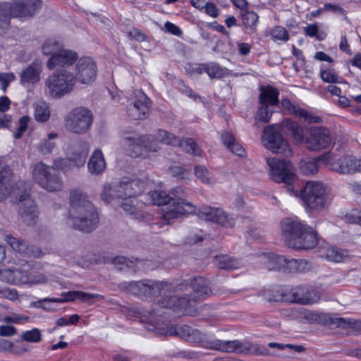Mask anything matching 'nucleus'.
Listing matches in <instances>:
<instances>
[{
	"mask_svg": "<svg viewBox=\"0 0 361 361\" xmlns=\"http://www.w3.org/2000/svg\"><path fill=\"white\" fill-rule=\"evenodd\" d=\"M12 172L9 166L0 160V201L4 200L12 193L18 200L19 214L24 223L33 225L37 218L36 204L30 198L31 184L25 180H19L11 187Z\"/></svg>",
	"mask_w": 361,
	"mask_h": 361,
	"instance_id": "nucleus-1",
	"label": "nucleus"
},
{
	"mask_svg": "<svg viewBox=\"0 0 361 361\" xmlns=\"http://www.w3.org/2000/svg\"><path fill=\"white\" fill-rule=\"evenodd\" d=\"M70 224L85 233L94 230L99 223V215L96 208L88 200L87 194L80 190H73L70 193Z\"/></svg>",
	"mask_w": 361,
	"mask_h": 361,
	"instance_id": "nucleus-2",
	"label": "nucleus"
},
{
	"mask_svg": "<svg viewBox=\"0 0 361 361\" xmlns=\"http://www.w3.org/2000/svg\"><path fill=\"white\" fill-rule=\"evenodd\" d=\"M295 196L300 197L310 210L317 212L327 208L333 197L330 190L322 183L312 180L307 181Z\"/></svg>",
	"mask_w": 361,
	"mask_h": 361,
	"instance_id": "nucleus-3",
	"label": "nucleus"
},
{
	"mask_svg": "<svg viewBox=\"0 0 361 361\" xmlns=\"http://www.w3.org/2000/svg\"><path fill=\"white\" fill-rule=\"evenodd\" d=\"M171 193L173 195L172 204L163 210L161 219L164 224H170L175 219L196 213V207L185 198L187 192L182 188H174Z\"/></svg>",
	"mask_w": 361,
	"mask_h": 361,
	"instance_id": "nucleus-4",
	"label": "nucleus"
},
{
	"mask_svg": "<svg viewBox=\"0 0 361 361\" xmlns=\"http://www.w3.org/2000/svg\"><path fill=\"white\" fill-rule=\"evenodd\" d=\"M329 170L342 175H352L361 172V159L353 156L343 155L339 157L336 151L327 152L317 158Z\"/></svg>",
	"mask_w": 361,
	"mask_h": 361,
	"instance_id": "nucleus-5",
	"label": "nucleus"
},
{
	"mask_svg": "<svg viewBox=\"0 0 361 361\" xmlns=\"http://www.w3.org/2000/svg\"><path fill=\"white\" fill-rule=\"evenodd\" d=\"M75 85L74 74L66 69L52 73L44 80L45 93L53 98L71 93Z\"/></svg>",
	"mask_w": 361,
	"mask_h": 361,
	"instance_id": "nucleus-6",
	"label": "nucleus"
},
{
	"mask_svg": "<svg viewBox=\"0 0 361 361\" xmlns=\"http://www.w3.org/2000/svg\"><path fill=\"white\" fill-rule=\"evenodd\" d=\"M122 144L128 154L134 158L145 157L148 152H155L159 149L152 135L124 133Z\"/></svg>",
	"mask_w": 361,
	"mask_h": 361,
	"instance_id": "nucleus-7",
	"label": "nucleus"
},
{
	"mask_svg": "<svg viewBox=\"0 0 361 361\" xmlns=\"http://www.w3.org/2000/svg\"><path fill=\"white\" fill-rule=\"evenodd\" d=\"M269 167L271 179L276 183H284L287 190L293 195H298V190H295L293 183L295 180V170L290 161L278 158H266Z\"/></svg>",
	"mask_w": 361,
	"mask_h": 361,
	"instance_id": "nucleus-8",
	"label": "nucleus"
},
{
	"mask_svg": "<svg viewBox=\"0 0 361 361\" xmlns=\"http://www.w3.org/2000/svg\"><path fill=\"white\" fill-rule=\"evenodd\" d=\"M262 141L264 147L274 153L281 154L286 157L292 154L288 143L283 139L277 125H270L264 129Z\"/></svg>",
	"mask_w": 361,
	"mask_h": 361,
	"instance_id": "nucleus-9",
	"label": "nucleus"
},
{
	"mask_svg": "<svg viewBox=\"0 0 361 361\" xmlns=\"http://www.w3.org/2000/svg\"><path fill=\"white\" fill-rule=\"evenodd\" d=\"M92 112L83 107L71 110L65 118L66 129L75 134H82L90 127L92 122Z\"/></svg>",
	"mask_w": 361,
	"mask_h": 361,
	"instance_id": "nucleus-10",
	"label": "nucleus"
},
{
	"mask_svg": "<svg viewBox=\"0 0 361 361\" xmlns=\"http://www.w3.org/2000/svg\"><path fill=\"white\" fill-rule=\"evenodd\" d=\"M335 142V134L329 129L323 127L312 128L305 140L307 147L312 151L330 147L334 145Z\"/></svg>",
	"mask_w": 361,
	"mask_h": 361,
	"instance_id": "nucleus-11",
	"label": "nucleus"
},
{
	"mask_svg": "<svg viewBox=\"0 0 361 361\" xmlns=\"http://www.w3.org/2000/svg\"><path fill=\"white\" fill-rule=\"evenodd\" d=\"M197 214L200 219L216 223L225 228H232L235 224V219L220 208L203 206L199 209Z\"/></svg>",
	"mask_w": 361,
	"mask_h": 361,
	"instance_id": "nucleus-12",
	"label": "nucleus"
},
{
	"mask_svg": "<svg viewBox=\"0 0 361 361\" xmlns=\"http://www.w3.org/2000/svg\"><path fill=\"white\" fill-rule=\"evenodd\" d=\"M90 147L86 141L79 140L71 147L69 159H59L54 161V165L57 168H63L68 161H72L76 166H83L86 161Z\"/></svg>",
	"mask_w": 361,
	"mask_h": 361,
	"instance_id": "nucleus-13",
	"label": "nucleus"
},
{
	"mask_svg": "<svg viewBox=\"0 0 361 361\" xmlns=\"http://www.w3.org/2000/svg\"><path fill=\"white\" fill-rule=\"evenodd\" d=\"M211 348L226 353L242 354H254L257 348L249 342H242L238 340L221 341L214 340L210 343Z\"/></svg>",
	"mask_w": 361,
	"mask_h": 361,
	"instance_id": "nucleus-14",
	"label": "nucleus"
},
{
	"mask_svg": "<svg viewBox=\"0 0 361 361\" xmlns=\"http://www.w3.org/2000/svg\"><path fill=\"white\" fill-rule=\"evenodd\" d=\"M75 82L79 81L83 84L92 82L97 75V67L94 62L89 57L80 59L75 66Z\"/></svg>",
	"mask_w": 361,
	"mask_h": 361,
	"instance_id": "nucleus-15",
	"label": "nucleus"
},
{
	"mask_svg": "<svg viewBox=\"0 0 361 361\" xmlns=\"http://www.w3.org/2000/svg\"><path fill=\"white\" fill-rule=\"evenodd\" d=\"M149 288L148 296H161L168 298L170 294L186 290L188 288V283L185 282H181L180 283H167L149 280Z\"/></svg>",
	"mask_w": 361,
	"mask_h": 361,
	"instance_id": "nucleus-16",
	"label": "nucleus"
},
{
	"mask_svg": "<svg viewBox=\"0 0 361 361\" xmlns=\"http://www.w3.org/2000/svg\"><path fill=\"white\" fill-rule=\"evenodd\" d=\"M281 231L287 245L290 240L300 237L313 229L302 222L290 218L285 219L281 224Z\"/></svg>",
	"mask_w": 361,
	"mask_h": 361,
	"instance_id": "nucleus-17",
	"label": "nucleus"
},
{
	"mask_svg": "<svg viewBox=\"0 0 361 361\" xmlns=\"http://www.w3.org/2000/svg\"><path fill=\"white\" fill-rule=\"evenodd\" d=\"M308 286H298L292 288L288 292L281 295L280 300L290 302L297 303L300 305H309L315 302V300L312 297V292Z\"/></svg>",
	"mask_w": 361,
	"mask_h": 361,
	"instance_id": "nucleus-18",
	"label": "nucleus"
},
{
	"mask_svg": "<svg viewBox=\"0 0 361 361\" xmlns=\"http://www.w3.org/2000/svg\"><path fill=\"white\" fill-rule=\"evenodd\" d=\"M12 17H31L41 7L40 0H14L10 2Z\"/></svg>",
	"mask_w": 361,
	"mask_h": 361,
	"instance_id": "nucleus-19",
	"label": "nucleus"
},
{
	"mask_svg": "<svg viewBox=\"0 0 361 361\" xmlns=\"http://www.w3.org/2000/svg\"><path fill=\"white\" fill-rule=\"evenodd\" d=\"M4 240L14 251L23 256L37 258L43 255L39 247L30 246L24 240L16 238L11 235H5Z\"/></svg>",
	"mask_w": 361,
	"mask_h": 361,
	"instance_id": "nucleus-20",
	"label": "nucleus"
},
{
	"mask_svg": "<svg viewBox=\"0 0 361 361\" xmlns=\"http://www.w3.org/2000/svg\"><path fill=\"white\" fill-rule=\"evenodd\" d=\"M42 69V63L37 61L23 68L19 74L20 85L27 87L38 83L41 80Z\"/></svg>",
	"mask_w": 361,
	"mask_h": 361,
	"instance_id": "nucleus-21",
	"label": "nucleus"
},
{
	"mask_svg": "<svg viewBox=\"0 0 361 361\" xmlns=\"http://www.w3.org/2000/svg\"><path fill=\"white\" fill-rule=\"evenodd\" d=\"M77 59L78 54L75 51L61 48L56 55L48 59L47 66L49 70L66 68L73 65Z\"/></svg>",
	"mask_w": 361,
	"mask_h": 361,
	"instance_id": "nucleus-22",
	"label": "nucleus"
},
{
	"mask_svg": "<svg viewBox=\"0 0 361 361\" xmlns=\"http://www.w3.org/2000/svg\"><path fill=\"white\" fill-rule=\"evenodd\" d=\"M166 334L169 336H179L189 342H202L205 339L204 334L188 325L170 326Z\"/></svg>",
	"mask_w": 361,
	"mask_h": 361,
	"instance_id": "nucleus-23",
	"label": "nucleus"
},
{
	"mask_svg": "<svg viewBox=\"0 0 361 361\" xmlns=\"http://www.w3.org/2000/svg\"><path fill=\"white\" fill-rule=\"evenodd\" d=\"M137 99L128 106V114L134 120L144 119L149 113V100L144 92L140 91Z\"/></svg>",
	"mask_w": 361,
	"mask_h": 361,
	"instance_id": "nucleus-24",
	"label": "nucleus"
},
{
	"mask_svg": "<svg viewBox=\"0 0 361 361\" xmlns=\"http://www.w3.org/2000/svg\"><path fill=\"white\" fill-rule=\"evenodd\" d=\"M0 279L6 283L25 284L32 281L30 272L27 269H6L0 271Z\"/></svg>",
	"mask_w": 361,
	"mask_h": 361,
	"instance_id": "nucleus-25",
	"label": "nucleus"
},
{
	"mask_svg": "<svg viewBox=\"0 0 361 361\" xmlns=\"http://www.w3.org/2000/svg\"><path fill=\"white\" fill-rule=\"evenodd\" d=\"M184 282L185 283V281ZM190 286L193 290V293H192V295L197 298V301L212 295V291L210 286V281L204 277H194L191 280ZM188 286L189 283H188L187 288H188ZM187 290L188 289L185 290Z\"/></svg>",
	"mask_w": 361,
	"mask_h": 361,
	"instance_id": "nucleus-26",
	"label": "nucleus"
},
{
	"mask_svg": "<svg viewBox=\"0 0 361 361\" xmlns=\"http://www.w3.org/2000/svg\"><path fill=\"white\" fill-rule=\"evenodd\" d=\"M197 302V298L192 294L183 297L170 294L166 303L163 305V307L182 310L195 305Z\"/></svg>",
	"mask_w": 361,
	"mask_h": 361,
	"instance_id": "nucleus-27",
	"label": "nucleus"
},
{
	"mask_svg": "<svg viewBox=\"0 0 361 361\" xmlns=\"http://www.w3.org/2000/svg\"><path fill=\"white\" fill-rule=\"evenodd\" d=\"M317 243V233L314 229H312L302 236L290 240L288 246L296 250H307L314 247Z\"/></svg>",
	"mask_w": 361,
	"mask_h": 361,
	"instance_id": "nucleus-28",
	"label": "nucleus"
},
{
	"mask_svg": "<svg viewBox=\"0 0 361 361\" xmlns=\"http://www.w3.org/2000/svg\"><path fill=\"white\" fill-rule=\"evenodd\" d=\"M259 262L269 271H281L284 272L286 257L272 253L263 254L259 256Z\"/></svg>",
	"mask_w": 361,
	"mask_h": 361,
	"instance_id": "nucleus-29",
	"label": "nucleus"
},
{
	"mask_svg": "<svg viewBox=\"0 0 361 361\" xmlns=\"http://www.w3.org/2000/svg\"><path fill=\"white\" fill-rule=\"evenodd\" d=\"M118 185L120 188L118 191H121L122 197L135 198L144 191L145 183L139 179H135L122 182Z\"/></svg>",
	"mask_w": 361,
	"mask_h": 361,
	"instance_id": "nucleus-30",
	"label": "nucleus"
},
{
	"mask_svg": "<svg viewBox=\"0 0 361 361\" xmlns=\"http://www.w3.org/2000/svg\"><path fill=\"white\" fill-rule=\"evenodd\" d=\"M106 166V161L102 151L100 149L94 150L88 161L89 172L93 175H99L104 171Z\"/></svg>",
	"mask_w": 361,
	"mask_h": 361,
	"instance_id": "nucleus-31",
	"label": "nucleus"
},
{
	"mask_svg": "<svg viewBox=\"0 0 361 361\" xmlns=\"http://www.w3.org/2000/svg\"><path fill=\"white\" fill-rule=\"evenodd\" d=\"M55 169L43 162H38L32 169V178L36 183L42 188L47 179Z\"/></svg>",
	"mask_w": 361,
	"mask_h": 361,
	"instance_id": "nucleus-32",
	"label": "nucleus"
},
{
	"mask_svg": "<svg viewBox=\"0 0 361 361\" xmlns=\"http://www.w3.org/2000/svg\"><path fill=\"white\" fill-rule=\"evenodd\" d=\"M281 106L287 110L289 114H293L297 117L303 118L305 121L309 122L318 123L320 118L318 117L312 116L307 111L303 109L293 105L288 99H283L281 101Z\"/></svg>",
	"mask_w": 361,
	"mask_h": 361,
	"instance_id": "nucleus-33",
	"label": "nucleus"
},
{
	"mask_svg": "<svg viewBox=\"0 0 361 361\" xmlns=\"http://www.w3.org/2000/svg\"><path fill=\"white\" fill-rule=\"evenodd\" d=\"M261 92L259 96L261 104L274 106L279 103V92L276 88L270 85L260 87Z\"/></svg>",
	"mask_w": 361,
	"mask_h": 361,
	"instance_id": "nucleus-34",
	"label": "nucleus"
},
{
	"mask_svg": "<svg viewBox=\"0 0 361 361\" xmlns=\"http://www.w3.org/2000/svg\"><path fill=\"white\" fill-rule=\"evenodd\" d=\"M281 128L284 133L292 135L296 142H302L304 140V131L295 122L286 119L282 123Z\"/></svg>",
	"mask_w": 361,
	"mask_h": 361,
	"instance_id": "nucleus-35",
	"label": "nucleus"
},
{
	"mask_svg": "<svg viewBox=\"0 0 361 361\" xmlns=\"http://www.w3.org/2000/svg\"><path fill=\"white\" fill-rule=\"evenodd\" d=\"M312 264L306 259H288L286 257L285 273H303L310 271Z\"/></svg>",
	"mask_w": 361,
	"mask_h": 361,
	"instance_id": "nucleus-36",
	"label": "nucleus"
},
{
	"mask_svg": "<svg viewBox=\"0 0 361 361\" xmlns=\"http://www.w3.org/2000/svg\"><path fill=\"white\" fill-rule=\"evenodd\" d=\"M213 262L219 269L228 271L236 269L242 265L238 259L226 255L216 256Z\"/></svg>",
	"mask_w": 361,
	"mask_h": 361,
	"instance_id": "nucleus-37",
	"label": "nucleus"
},
{
	"mask_svg": "<svg viewBox=\"0 0 361 361\" xmlns=\"http://www.w3.org/2000/svg\"><path fill=\"white\" fill-rule=\"evenodd\" d=\"M300 312L303 317L310 323L317 322L334 325V323L331 322V320H334L335 318L331 317L329 314L307 310H302Z\"/></svg>",
	"mask_w": 361,
	"mask_h": 361,
	"instance_id": "nucleus-38",
	"label": "nucleus"
},
{
	"mask_svg": "<svg viewBox=\"0 0 361 361\" xmlns=\"http://www.w3.org/2000/svg\"><path fill=\"white\" fill-rule=\"evenodd\" d=\"M240 16L244 28L251 32H255L259 20L258 15L252 11L244 10L241 11Z\"/></svg>",
	"mask_w": 361,
	"mask_h": 361,
	"instance_id": "nucleus-39",
	"label": "nucleus"
},
{
	"mask_svg": "<svg viewBox=\"0 0 361 361\" xmlns=\"http://www.w3.org/2000/svg\"><path fill=\"white\" fill-rule=\"evenodd\" d=\"M63 187V183L58 171L54 169L51 176L47 179L42 188L49 192L60 191Z\"/></svg>",
	"mask_w": 361,
	"mask_h": 361,
	"instance_id": "nucleus-40",
	"label": "nucleus"
},
{
	"mask_svg": "<svg viewBox=\"0 0 361 361\" xmlns=\"http://www.w3.org/2000/svg\"><path fill=\"white\" fill-rule=\"evenodd\" d=\"M118 190H120L118 185L113 186L109 183L104 184L101 192L102 200L109 203L115 199H120L122 197V194Z\"/></svg>",
	"mask_w": 361,
	"mask_h": 361,
	"instance_id": "nucleus-41",
	"label": "nucleus"
},
{
	"mask_svg": "<svg viewBox=\"0 0 361 361\" xmlns=\"http://www.w3.org/2000/svg\"><path fill=\"white\" fill-rule=\"evenodd\" d=\"M331 322L337 327L347 329L350 328L356 334H361V320H356L355 319H345L341 317H335Z\"/></svg>",
	"mask_w": 361,
	"mask_h": 361,
	"instance_id": "nucleus-42",
	"label": "nucleus"
},
{
	"mask_svg": "<svg viewBox=\"0 0 361 361\" xmlns=\"http://www.w3.org/2000/svg\"><path fill=\"white\" fill-rule=\"evenodd\" d=\"M195 175L203 184L213 185L216 182V179L214 174L204 166H196L195 167Z\"/></svg>",
	"mask_w": 361,
	"mask_h": 361,
	"instance_id": "nucleus-43",
	"label": "nucleus"
},
{
	"mask_svg": "<svg viewBox=\"0 0 361 361\" xmlns=\"http://www.w3.org/2000/svg\"><path fill=\"white\" fill-rule=\"evenodd\" d=\"M149 195L154 204L159 206L172 204L173 197H171L165 191L154 190L149 192Z\"/></svg>",
	"mask_w": 361,
	"mask_h": 361,
	"instance_id": "nucleus-44",
	"label": "nucleus"
},
{
	"mask_svg": "<svg viewBox=\"0 0 361 361\" xmlns=\"http://www.w3.org/2000/svg\"><path fill=\"white\" fill-rule=\"evenodd\" d=\"M121 198L122 199L121 207L128 214L137 216L140 209L137 207L138 202L137 199L129 197H122Z\"/></svg>",
	"mask_w": 361,
	"mask_h": 361,
	"instance_id": "nucleus-45",
	"label": "nucleus"
},
{
	"mask_svg": "<svg viewBox=\"0 0 361 361\" xmlns=\"http://www.w3.org/2000/svg\"><path fill=\"white\" fill-rule=\"evenodd\" d=\"M10 2L0 3V29H6L10 24L12 17Z\"/></svg>",
	"mask_w": 361,
	"mask_h": 361,
	"instance_id": "nucleus-46",
	"label": "nucleus"
},
{
	"mask_svg": "<svg viewBox=\"0 0 361 361\" xmlns=\"http://www.w3.org/2000/svg\"><path fill=\"white\" fill-rule=\"evenodd\" d=\"M178 145L183 151L193 155H200L202 150L198 147L194 140L191 138H187L181 140H178Z\"/></svg>",
	"mask_w": 361,
	"mask_h": 361,
	"instance_id": "nucleus-47",
	"label": "nucleus"
},
{
	"mask_svg": "<svg viewBox=\"0 0 361 361\" xmlns=\"http://www.w3.org/2000/svg\"><path fill=\"white\" fill-rule=\"evenodd\" d=\"M300 169L304 175H313L318 171L317 160L314 158L303 159L300 165Z\"/></svg>",
	"mask_w": 361,
	"mask_h": 361,
	"instance_id": "nucleus-48",
	"label": "nucleus"
},
{
	"mask_svg": "<svg viewBox=\"0 0 361 361\" xmlns=\"http://www.w3.org/2000/svg\"><path fill=\"white\" fill-rule=\"evenodd\" d=\"M35 118L39 122H45L50 117L48 105L45 102H39L35 104Z\"/></svg>",
	"mask_w": 361,
	"mask_h": 361,
	"instance_id": "nucleus-49",
	"label": "nucleus"
},
{
	"mask_svg": "<svg viewBox=\"0 0 361 361\" xmlns=\"http://www.w3.org/2000/svg\"><path fill=\"white\" fill-rule=\"evenodd\" d=\"M348 256V251L345 250H341L337 247H329L326 250V257L332 262H343Z\"/></svg>",
	"mask_w": 361,
	"mask_h": 361,
	"instance_id": "nucleus-50",
	"label": "nucleus"
},
{
	"mask_svg": "<svg viewBox=\"0 0 361 361\" xmlns=\"http://www.w3.org/2000/svg\"><path fill=\"white\" fill-rule=\"evenodd\" d=\"M153 136L156 143L157 141L166 145H176L178 142V138L176 136L164 130H158L156 135Z\"/></svg>",
	"mask_w": 361,
	"mask_h": 361,
	"instance_id": "nucleus-51",
	"label": "nucleus"
},
{
	"mask_svg": "<svg viewBox=\"0 0 361 361\" xmlns=\"http://www.w3.org/2000/svg\"><path fill=\"white\" fill-rule=\"evenodd\" d=\"M154 314V312L153 311H146L140 307H132L128 312V316L140 318L142 322L147 320L153 322Z\"/></svg>",
	"mask_w": 361,
	"mask_h": 361,
	"instance_id": "nucleus-52",
	"label": "nucleus"
},
{
	"mask_svg": "<svg viewBox=\"0 0 361 361\" xmlns=\"http://www.w3.org/2000/svg\"><path fill=\"white\" fill-rule=\"evenodd\" d=\"M62 48V45L54 39H49L45 41L42 46V51L44 54L47 56H54Z\"/></svg>",
	"mask_w": 361,
	"mask_h": 361,
	"instance_id": "nucleus-53",
	"label": "nucleus"
},
{
	"mask_svg": "<svg viewBox=\"0 0 361 361\" xmlns=\"http://www.w3.org/2000/svg\"><path fill=\"white\" fill-rule=\"evenodd\" d=\"M68 298L64 299L66 301H73L75 300H79L82 302H88L89 300L100 297L98 294H93L89 293H85L82 291H71L68 293Z\"/></svg>",
	"mask_w": 361,
	"mask_h": 361,
	"instance_id": "nucleus-54",
	"label": "nucleus"
},
{
	"mask_svg": "<svg viewBox=\"0 0 361 361\" xmlns=\"http://www.w3.org/2000/svg\"><path fill=\"white\" fill-rule=\"evenodd\" d=\"M206 73L211 78H221L226 75V70L217 63H206Z\"/></svg>",
	"mask_w": 361,
	"mask_h": 361,
	"instance_id": "nucleus-55",
	"label": "nucleus"
},
{
	"mask_svg": "<svg viewBox=\"0 0 361 361\" xmlns=\"http://www.w3.org/2000/svg\"><path fill=\"white\" fill-rule=\"evenodd\" d=\"M273 110L269 109V106L261 104L257 115V121L262 123H267L269 121Z\"/></svg>",
	"mask_w": 361,
	"mask_h": 361,
	"instance_id": "nucleus-56",
	"label": "nucleus"
},
{
	"mask_svg": "<svg viewBox=\"0 0 361 361\" xmlns=\"http://www.w3.org/2000/svg\"><path fill=\"white\" fill-rule=\"evenodd\" d=\"M21 338L25 341L37 343L41 341L42 335L38 329H33L30 331L23 332L21 335Z\"/></svg>",
	"mask_w": 361,
	"mask_h": 361,
	"instance_id": "nucleus-57",
	"label": "nucleus"
},
{
	"mask_svg": "<svg viewBox=\"0 0 361 361\" xmlns=\"http://www.w3.org/2000/svg\"><path fill=\"white\" fill-rule=\"evenodd\" d=\"M322 80L325 82L336 83L341 82L338 81V76L334 69L322 70L320 72Z\"/></svg>",
	"mask_w": 361,
	"mask_h": 361,
	"instance_id": "nucleus-58",
	"label": "nucleus"
},
{
	"mask_svg": "<svg viewBox=\"0 0 361 361\" xmlns=\"http://www.w3.org/2000/svg\"><path fill=\"white\" fill-rule=\"evenodd\" d=\"M271 35L272 38L276 40H281L286 42L289 39V35L287 30L284 27L280 26L275 27L272 30Z\"/></svg>",
	"mask_w": 361,
	"mask_h": 361,
	"instance_id": "nucleus-59",
	"label": "nucleus"
},
{
	"mask_svg": "<svg viewBox=\"0 0 361 361\" xmlns=\"http://www.w3.org/2000/svg\"><path fill=\"white\" fill-rule=\"evenodd\" d=\"M137 287L138 281L122 282L118 285L120 290L134 295H137L139 292Z\"/></svg>",
	"mask_w": 361,
	"mask_h": 361,
	"instance_id": "nucleus-60",
	"label": "nucleus"
},
{
	"mask_svg": "<svg viewBox=\"0 0 361 361\" xmlns=\"http://www.w3.org/2000/svg\"><path fill=\"white\" fill-rule=\"evenodd\" d=\"M171 175L173 177H177L181 179L188 178L190 171L182 168L180 166H173L169 169Z\"/></svg>",
	"mask_w": 361,
	"mask_h": 361,
	"instance_id": "nucleus-61",
	"label": "nucleus"
},
{
	"mask_svg": "<svg viewBox=\"0 0 361 361\" xmlns=\"http://www.w3.org/2000/svg\"><path fill=\"white\" fill-rule=\"evenodd\" d=\"M15 80V75L12 73H0V84L4 92H6L11 82Z\"/></svg>",
	"mask_w": 361,
	"mask_h": 361,
	"instance_id": "nucleus-62",
	"label": "nucleus"
},
{
	"mask_svg": "<svg viewBox=\"0 0 361 361\" xmlns=\"http://www.w3.org/2000/svg\"><path fill=\"white\" fill-rule=\"evenodd\" d=\"M113 264L119 270H125L130 268L133 262L123 257H116L113 259Z\"/></svg>",
	"mask_w": 361,
	"mask_h": 361,
	"instance_id": "nucleus-63",
	"label": "nucleus"
},
{
	"mask_svg": "<svg viewBox=\"0 0 361 361\" xmlns=\"http://www.w3.org/2000/svg\"><path fill=\"white\" fill-rule=\"evenodd\" d=\"M345 219L351 224L361 225V211L353 209L345 215Z\"/></svg>",
	"mask_w": 361,
	"mask_h": 361,
	"instance_id": "nucleus-64",
	"label": "nucleus"
}]
</instances>
